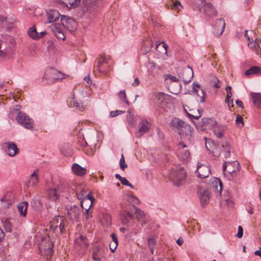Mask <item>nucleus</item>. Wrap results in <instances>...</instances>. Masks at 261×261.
Listing matches in <instances>:
<instances>
[{
  "label": "nucleus",
  "instance_id": "obj_1",
  "mask_svg": "<svg viewBox=\"0 0 261 261\" xmlns=\"http://www.w3.org/2000/svg\"><path fill=\"white\" fill-rule=\"evenodd\" d=\"M186 178V172L182 168L178 170H172L169 173V178L173 185L179 187L183 185Z\"/></svg>",
  "mask_w": 261,
  "mask_h": 261
},
{
  "label": "nucleus",
  "instance_id": "obj_2",
  "mask_svg": "<svg viewBox=\"0 0 261 261\" xmlns=\"http://www.w3.org/2000/svg\"><path fill=\"white\" fill-rule=\"evenodd\" d=\"M241 167L237 161L224 162L223 164V171L225 175H229L233 178L240 173Z\"/></svg>",
  "mask_w": 261,
  "mask_h": 261
},
{
  "label": "nucleus",
  "instance_id": "obj_3",
  "mask_svg": "<svg viewBox=\"0 0 261 261\" xmlns=\"http://www.w3.org/2000/svg\"><path fill=\"white\" fill-rule=\"evenodd\" d=\"M65 77L64 74L51 68L45 71L43 77V80L44 81V79H46L47 80L46 82L50 84L62 80Z\"/></svg>",
  "mask_w": 261,
  "mask_h": 261
},
{
  "label": "nucleus",
  "instance_id": "obj_4",
  "mask_svg": "<svg viewBox=\"0 0 261 261\" xmlns=\"http://www.w3.org/2000/svg\"><path fill=\"white\" fill-rule=\"evenodd\" d=\"M17 122L28 129H33V120L25 113L20 112L16 117Z\"/></svg>",
  "mask_w": 261,
  "mask_h": 261
},
{
  "label": "nucleus",
  "instance_id": "obj_5",
  "mask_svg": "<svg viewBox=\"0 0 261 261\" xmlns=\"http://www.w3.org/2000/svg\"><path fill=\"white\" fill-rule=\"evenodd\" d=\"M193 76L194 73L193 69L189 65H188L178 73L179 78L185 84L189 83L193 78Z\"/></svg>",
  "mask_w": 261,
  "mask_h": 261
},
{
  "label": "nucleus",
  "instance_id": "obj_6",
  "mask_svg": "<svg viewBox=\"0 0 261 261\" xmlns=\"http://www.w3.org/2000/svg\"><path fill=\"white\" fill-rule=\"evenodd\" d=\"M121 223L126 226H132L135 222V217L133 215L126 210L121 211L120 213Z\"/></svg>",
  "mask_w": 261,
  "mask_h": 261
},
{
  "label": "nucleus",
  "instance_id": "obj_7",
  "mask_svg": "<svg viewBox=\"0 0 261 261\" xmlns=\"http://www.w3.org/2000/svg\"><path fill=\"white\" fill-rule=\"evenodd\" d=\"M60 21L62 23V25L70 32H73L76 28L77 24L76 21L69 16L62 15L61 17Z\"/></svg>",
  "mask_w": 261,
  "mask_h": 261
},
{
  "label": "nucleus",
  "instance_id": "obj_8",
  "mask_svg": "<svg viewBox=\"0 0 261 261\" xmlns=\"http://www.w3.org/2000/svg\"><path fill=\"white\" fill-rule=\"evenodd\" d=\"M215 122L213 118H203L201 119V121L196 125V126L197 129L204 132L211 128Z\"/></svg>",
  "mask_w": 261,
  "mask_h": 261
},
{
  "label": "nucleus",
  "instance_id": "obj_9",
  "mask_svg": "<svg viewBox=\"0 0 261 261\" xmlns=\"http://www.w3.org/2000/svg\"><path fill=\"white\" fill-rule=\"evenodd\" d=\"M81 211L79 206L73 205L68 210L69 219L73 222H77L81 216Z\"/></svg>",
  "mask_w": 261,
  "mask_h": 261
},
{
  "label": "nucleus",
  "instance_id": "obj_10",
  "mask_svg": "<svg viewBox=\"0 0 261 261\" xmlns=\"http://www.w3.org/2000/svg\"><path fill=\"white\" fill-rule=\"evenodd\" d=\"M138 125L139 128L136 134L138 138H140L144 134L147 133L151 127V124L146 120H142Z\"/></svg>",
  "mask_w": 261,
  "mask_h": 261
},
{
  "label": "nucleus",
  "instance_id": "obj_11",
  "mask_svg": "<svg viewBox=\"0 0 261 261\" xmlns=\"http://www.w3.org/2000/svg\"><path fill=\"white\" fill-rule=\"evenodd\" d=\"M202 9L205 15L208 17H213L217 15V10L213 4L210 2H205Z\"/></svg>",
  "mask_w": 261,
  "mask_h": 261
},
{
  "label": "nucleus",
  "instance_id": "obj_12",
  "mask_svg": "<svg viewBox=\"0 0 261 261\" xmlns=\"http://www.w3.org/2000/svg\"><path fill=\"white\" fill-rule=\"evenodd\" d=\"M225 25V22L223 18L217 19L214 26L215 35L217 37L221 36L224 32Z\"/></svg>",
  "mask_w": 261,
  "mask_h": 261
},
{
  "label": "nucleus",
  "instance_id": "obj_13",
  "mask_svg": "<svg viewBox=\"0 0 261 261\" xmlns=\"http://www.w3.org/2000/svg\"><path fill=\"white\" fill-rule=\"evenodd\" d=\"M105 254V248L102 246H97L93 249L92 258L94 260L100 261Z\"/></svg>",
  "mask_w": 261,
  "mask_h": 261
},
{
  "label": "nucleus",
  "instance_id": "obj_14",
  "mask_svg": "<svg viewBox=\"0 0 261 261\" xmlns=\"http://www.w3.org/2000/svg\"><path fill=\"white\" fill-rule=\"evenodd\" d=\"M193 128L187 123L185 122L181 129L179 132L181 137H187V139L190 140L193 134Z\"/></svg>",
  "mask_w": 261,
  "mask_h": 261
},
{
  "label": "nucleus",
  "instance_id": "obj_15",
  "mask_svg": "<svg viewBox=\"0 0 261 261\" xmlns=\"http://www.w3.org/2000/svg\"><path fill=\"white\" fill-rule=\"evenodd\" d=\"M193 92L197 94V96H199V100L201 102H203L205 101L206 93L204 91L200 89V85L196 83H193Z\"/></svg>",
  "mask_w": 261,
  "mask_h": 261
},
{
  "label": "nucleus",
  "instance_id": "obj_16",
  "mask_svg": "<svg viewBox=\"0 0 261 261\" xmlns=\"http://www.w3.org/2000/svg\"><path fill=\"white\" fill-rule=\"evenodd\" d=\"M196 172L198 173V177L200 178H205L208 177L210 174V169L206 165H198Z\"/></svg>",
  "mask_w": 261,
  "mask_h": 261
},
{
  "label": "nucleus",
  "instance_id": "obj_17",
  "mask_svg": "<svg viewBox=\"0 0 261 261\" xmlns=\"http://www.w3.org/2000/svg\"><path fill=\"white\" fill-rule=\"evenodd\" d=\"M61 25L59 23H55L50 26L54 35L59 39L64 40L65 38L64 33L63 32Z\"/></svg>",
  "mask_w": 261,
  "mask_h": 261
},
{
  "label": "nucleus",
  "instance_id": "obj_18",
  "mask_svg": "<svg viewBox=\"0 0 261 261\" xmlns=\"http://www.w3.org/2000/svg\"><path fill=\"white\" fill-rule=\"evenodd\" d=\"M87 238L86 237L80 235L74 242V248L77 250L80 248L85 249H86L88 246V244L86 242Z\"/></svg>",
  "mask_w": 261,
  "mask_h": 261
},
{
  "label": "nucleus",
  "instance_id": "obj_19",
  "mask_svg": "<svg viewBox=\"0 0 261 261\" xmlns=\"http://www.w3.org/2000/svg\"><path fill=\"white\" fill-rule=\"evenodd\" d=\"M7 146V152L10 156H14L19 153L18 148L16 144L12 142L6 143Z\"/></svg>",
  "mask_w": 261,
  "mask_h": 261
},
{
  "label": "nucleus",
  "instance_id": "obj_20",
  "mask_svg": "<svg viewBox=\"0 0 261 261\" xmlns=\"http://www.w3.org/2000/svg\"><path fill=\"white\" fill-rule=\"evenodd\" d=\"M47 22L52 23L59 20V17L62 16L59 12L56 10H50L47 14Z\"/></svg>",
  "mask_w": 261,
  "mask_h": 261
},
{
  "label": "nucleus",
  "instance_id": "obj_21",
  "mask_svg": "<svg viewBox=\"0 0 261 261\" xmlns=\"http://www.w3.org/2000/svg\"><path fill=\"white\" fill-rule=\"evenodd\" d=\"M178 145L180 147L178 153V155L182 160H187L190 156L189 151L185 149L186 145L183 142H180Z\"/></svg>",
  "mask_w": 261,
  "mask_h": 261
},
{
  "label": "nucleus",
  "instance_id": "obj_22",
  "mask_svg": "<svg viewBox=\"0 0 261 261\" xmlns=\"http://www.w3.org/2000/svg\"><path fill=\"white\" fill-rule=\"evenodd\" d=\"M61 191L60 187L50 189L48 191V197L50 200L55 201L59 199Z\"/></svg>",
  "mask_w": 261,
  "mask_h": 261
},
{
  "label": "nucleus",
  "instance_id": "obj_23",
  "mask_svg": "<svg viewBox=\"0 0 261 261\" xmlns=\"http://www.w3.org/2000/svg\"><path fill=\"white\" fill-rule=\"evenodd\" d=\"M63 217L60 216L56 217L51 222L50 224V228L55 233L58 232V228L62 223Z\"/></svg>",
  "mask_w": 261,
  "mask_h": 261
},
{
  "label": "nucleus",
  "instance_id": "obj_24",
  "mask_svg": "<svg viewBox=\"0 0 261 261\" xmlns=\"http://www.w3.org/2000/svg\"><path fill=\"white\" fill-rule=\"evenodd\" d=\"M72 170L75 174L78 176H83L87 173V169L82 167L77 164H73L72 166Z\"/></svg>",
  "mask_w": 261,
  "mask_h": 261
},
{
  "label": "nucleus",
  "instance_id": "obj_25",
  "mask_svg": "<svg viewBox=\"0 0 261 261\" xmlns=\"http://www.w3.org/2000/svg\"><path fill=\"white\" fill-rule=\"evenodd\" d=\"M185 121L177 118H173L170 122V125L177 129L178 132L181 129L182 126L184 125Z\"/></svg>",
  "mask_w": 261,
  "mask_h": 261
},
{
  "label": "nucleus",
  "instance_id": "obj_26",
  "mask_svg": "<svg viewBox=\"0 0 261 261\" xmlns=\"http://www.w3.org/2000/svg\"><path fill=\"white\" fill-rule=\"evenodd\" d=\"M210 192L207 190H204L200 194V199L201 205L204 206L210 200Z\"/></svg>",
  "mask_w": 261,
  "mask_h": 261
},
{
  "label": "nucleus",
  "instance_id": "obj_27",
  "mask_svg": "<svg viewBox=\"0 0 261 261\" xmlns=\"http://www.w3.org/2000/svg\"><path fill=\"white\" fill-rule=\"evenodd\" d=\"M28 203L27 201H22L19 203L17 206V209L20 216L25 217L27 215Z\"/></svg>",
  "mask_w": 261,
  "mask_h": 261
},
{
  "label": "nucleus",
  "instance_id": "obj_28",
  "mask_svg": "<svg viewBox=\"0 0 261 261\" xmlns=\"http://www.w3.org/2000/svg\"><path fill=\"white\" fill-rule=\"evenodd\" d=\"M261 73V68L258 66H252L245 71L244 74L246 76H250L252 74H257Z\"/></svg>",
  "mask_w": 261,
  "mask_h": 261
},
{
  "label": "nucleus",
  "instance_id": "obj_29",
  "mask_svg": "<svg viewBox=\"0 0 261 261\" xmlns=\"http://www.w3.org/2000/svg\"><path fill=\"white\" fill-rule=\"evenodd\" d=\"M251 95L254 105L261 109V94L251 93Z\"/></svg>",
  "mask_w": 261,
  "mask_h": 261
},
{
  "label": "nucleus",
  "instance_id": "obj_30",
  "mask_svg": "<svg viewBox=\"0 0 261 261\" xmlns=\"http://www.w3.org/2000/svg\"><path fill=\"white\" fill-rule=\"evenodd\" d=\"M91 193H89L87 195L85 194L84 200L81 201V206L82 208H84L83 205L85 202H88V203H90V205L89 206L91 207L93 202L95 201V199L91 196Z\"/></svg>",
  "mask_w": 261,
  "mask_h": 261
},
{
  "label": "nucleus",
  "instance_id": "obj_31",
  "mask_svg": "<svg viewBox=\"0 0 261 261\" xmlns=\"http://www.w3.org/2000/svg\"><path fill=\"white\" fill-rule=\"evenodd\" d=\"M152 46V43L150 41H146L144 43L143 45H142L141 50L142 51V53L143 54H146L147 53L149 52L150 50L151 47Z\"/></svg>",
  "mask_w": 261,
  "mask_h": 261
},
{
  "label": "nucleus",
  "instance_id": "obj_32",
  "mask_svg": "<svg viewBox=\"0 0 261 261\" xmlns=\"http://www.w3.org/2000/svg\"><path fill=\"white\" fill-rule=\"evenodd\" d=\"M28 34L33 39H38V33L37 32L35 27H32L29 29Z\"/></svg>",
  "mask_w": 261,
  "mask_h": 261
},
{
  "label": "nucleus",
  "instance_id": "obj_33",
  "mask_svg": "<svg viewBox=\"0 0 261 261\" xmlns=\"http://www.w3.org/2000/svg\"><path fill=\"white\" fill-rule=\"evenodd\" d=\"M60 151L62 154L68 155L70 154V148L68 144H63L60 147Z\"/></svg>",
  "mask_w": 261,
  "mask_h": 261
},
{
  "label": "nucleus",
  "instance_id": "obj_34",
  "mask_svg": "<svg viewBox=\"0 0 261 261\" xmlns=\"http://www.w3.org/2000/svg\"><path fill=\"white\" fill-rule=\"evenodd\" d=\"M39 181L37 171L35 170L30 176L29 184L32 186H35Z\"/></svg>",
  "mask_w": 261,
  "mask_h": 261
},
{
  "label": "nucleus",
  "instance_id": "obj_35",
  "mask_svg": "<svg viewBox=\"0 0 261 261\" xmlns=\"http://www.w3.org/2000/svg\"><path fill=\"white\" fill-rule=\"evenodd\" d=\"M191 113H188L187 115L188 117L191 119H198L201 117V114L199 111L198 110L197 112L194 111L193 110H190Z\"/></svg>",
  "mask_w": 261,
  "mask_h": 261
},
{
  "label": "nucleus",
  "instance_id": "obj_36",
  "mask_svg": "<svg viewBox=\"0 0 261 261\" xmlns=\"http://www.w3.org/2000/svg\"><path fill=\"white\" fill-rule=\"evenodd\" d=\"M148 245L152 254L153 253V249L156 245V241L153 238H148L147 240Z\"/></svg>",
  "mask_w": 261,
  "mask_h": 261
},
{
  "label": "nucleus",
  "instance_id": "obj_37",
  "mask_svg": "<svg viewBox=\"0 0 261 261\" xmlns=\"http://www.w3.org/2000/svg\"><path fill=\"white\" fill-rule=\"evenodd\" d=\"M76 189V195L77 198L79 200H84V196L86 193L85 190L81 188V187H78Z\"/></svg>",
  "mask_w": 261,
  "mask_h": 261
},
{
  "label": "nucleus",
  "instance_id": "obj_38",
  "mask_svg": "<svg viewBox=\"0 0 261 261\" xmlns=\"http://www.w3.org/2000/svg\"><path fill=\"white\" fill-rule=\"evenodd\" d=\"M3 225L6 231L11 232L12 230V225L10 221L7 219L4 221H3Z\"/></svg>",
  "mask_w": 261,
  "mask_h": 261
},
{
  "label": "nucleus",
  "instance_id": "obj_39",
  "mask_svg": "<svg viewBox=\"0 0 261 261\" xmlns=\"http://www.w3.org/2000/svg\"><path fill=\"white\" fill-rule=\"evenodd\" d=\"M118 96L121 101L125 102L127 106H129V102L127 99L125 90H123L120 91L118 93Z\"/></svg>",
  "mask_w": 261,
  "mask_h": 261
},
{
  "label": "nucleus",
  "instance_id": "obj_40",
  "mask_svg": "<svg viewBox=\"0 0 261 261\" xmlns=\"http://www.w3.org/2000/svg\"><path fill=\"white\" fill-rule=\"evenodd\" d=\"M108 63L107 59L103 56H101V58L98 59V64L96 66V68L99 72H100V73L104 72V71L101 70L100 68H101V65L103 63Z\"/></svg>",
  "mask_w": 261,
  "mask_h": 261
},
{
  "label": "nucleus",
  "instance_id": "obj_41",
  "mask_svg": "<svg viewBox=\"0 0 261 261\" xmlns=\"http://www.w3.org/2000/svg\"><path fill=\"white\" fill-rule=\"evenodd\" d=\"M90 208V206H87L86 207H84L83 208L86 210V212L84 213L85 218L86 219V221H87L88 223H89V221L92 218V212L89 211Z\"/></svg>",
  "mask_w": 261,
  "mask_h": 261
},
{
  "label": "nucleus",
  "instance_id": "obj_42",
  "mask_svg": "<svg viewBox=\"0 0 261 261\" xmlns=\"http://www.w3.org/2000/svg\"><path fill=\"white\" fill-rule=\"evenodd\" d=\"M81 3V0H74V2L70 4V7H68L67 5L64 2H62L63 7H67L69 10L72 8H75L77 7Z\"/></svg>",
  "mask_w": 261,
  "mask_h": 261
},
{
  "label": "nucleus",
  "instance_id": "obj_43",
  "mask_svg": "<svg viewBox=\"0 0 261 261\" xmlns=\"http://www.w3.org/2000/svg\"><path fill=\"white\" fill-rule=\"evenodd\" d=\"M62 223L60 225V226L58 228V231L60 233H63L65 232V228L68 225V221L65 220V219L63 217V220H62Z\"/></svg>",
  "mask_w": 261,
  "mask_h": 261
},
{
  "label": "nucleus",
  "instance_id": "obj_44",
  "mask_svg": "<svg viewBox=\"0 0 261 261\" xmlns=\"http://www.w3.org/2000/svg\"><path fill=\"white\" fill-rule=\"evenodd\" d=\"M133 117V115L128 111L127 115V121L129 125L134 127L136 125V121L134 120Z\"/></svg>",
  "mask_w": 261,
  "mask_h": 261
},
{
  "label": "nucleus",
  "instance_id": "obj_45",
  "mask_svg": "<svg viewBox=\"0 0 261 261\" xmlns=\"http://www.w3.org/2000/svg\"><path fill=\"white\" fill-rule=\"evenodd\" d=\"M53 253V249L52 248L49 247L45 249V256L46 260H48L51 258Z\"/></svg>",
  "mask_w": 261,
  "mask_h": 261
},
{
  "label": "nucleus",
  "instance_id": "obj_46",
  "mask_svg": "<svg viewBox=\"0 0 261 261\" xmlns=\"http://www.w3.org/2000/svg\"><path fill=\"white\" fill-rule=\"evenodd\" d=\"M135 213L136 214V217L138 221L140 219L143 218L145 216L144 213L138 207H135Z\"/></svg>",
  "mask_w": 261,
  "mask_h": 261
},
{
  "label": "nucleus",
  "instance_id": "obj_47",
  "mask_svg": "<svg viewBox=\"0 0 261 261\" xmlns=\"http://www.w3.org/2000/svg\"><path fill=\"white\" fill-rule=\"evenodd\" d=\"M1 202L3 203V205L5 207H9L12 203V202L10 200L7 199V195L4 196L1 199Z\"/></svg>",
  "mask_w": 261,
  "mask_h": 261
},
{
  "label": "nucleus",
  "instance_id": "obj_48",
  "mask_svg": "<svg viewBox=\"0 0 261 261\" xmlns=\"http://www.w3.org/2000/svg\"><path fill=\"white\" fill-rule=\"evenodd\" d=\"M205 147L207 150H208L210 153H212L213 156H219L220 155V151L219 150L217 149V148H215V149H213L212 151H211L208 148V146L207 145V142L205 143Z\"/></svg>",
  "mask_w": 261,
  "mask_h": 261
},
{
  "label": "nucleus",
  "instance_id": "obj_49",
  "mask_svg": "<svg viewBox=\"0 0 261 261\" xmlns=\"http://www.w3.org/2000/svg\"><path fill=\"white\" fill-rule=\"evenodd\" d=\"M120 167L121 169L123 171L127 167V164L125 163V159L123 154L121 155V157L120 160Z\"/></svg>",
  "mask_w": 261,
  "mask_h": 261
},
{
  "label": "nucleus",
  "instance_id": "obj_50",
  "mask_svg": "<svg viewBox=\"0 0 261 261\" xmlns=\"http://www.w3.org/2000/svg\"><path fill=\"white\" fill-rule=\"evenodd\" d=\"M156 96L158 97L159 100H161V102H162L164 99H167V98L170 97L169 95L165 94L162 92H159L157 94Z\"/></svg>",
  "mask_w": 261,
  "mask_h": 261
},
{
  "label": "nucleus",
  "instance_id": "obj_51",
  "mask_svg": "<svg viewBox=\"0 0 261 261\" xmlns=\"http://www.w3.org/2000/svg\"><path fill=\"white\" fill-rule=\"evenodd\" d=\"M214 133L218 138H221L223 136L224 130L223 128L215 129L214 130Z\"/></svg>",
  "mask_w": 261,
  "mask_h": 261
},
{
  "label": "nucleus",
  "instance_id": "obj_52",
  "mask_svg": "<svg viewBox=\"0 0 261 261\" xmlns=\"http://www.w3.org/2000/svg\"><path fill=\"white\" fill-rule=\"evenodd\" d=\"M129 200L133 203V205L134 206V205H138L140 203V200L138 199L137 197L134 196H129Z\"/></svg>",
  "mask_w": 261,
  "mask_h": 261
},
{
  "label": "nucleus",
  "instance_id": "obj_53",
  "mask_svg": "<svg viewBox=\"0 0 261 261\" xmlns=\"http://www.w3.org/2000/svg\"><path fill=\"white\" fill-rule=\"evenodd\" d=\"M31 203L33 207H35L37 210H39L41 208V202L39 200H33Z\"/></svg>",
  "mask_w": 261,
  "mask_h": 261
},
{
  "label": "nucleus",
  "instance_id": "obj_54",
  "mask_svg": "<svg viewBox=\"0 0 261 261\" xmlns=\"http://www.w3.org/2000/svg\"><path fill=\"white\" fill-rule=\"evenodd\" d=\"M125 112L124 111L116 110L115 111H111L110 114L111 117H115L119 115L122 114Z\"/></svg>",
  "mask_w": 261,
  "mask_h": 261
},
{
  "label": "nucleus",
  "instance_id": "obj_55",
  "mask_svg": "<svg viewBox=\"0 0 261 261\" xmlns=\"http://www.w3.org/2000/svg\"><path fill=\"white\" fill-rule=\"evenodd\" d=\"M222 183L220 180L217 179L215 181V186L218 191H221L222 189Z\"/></svg>",
  "mask_w": 261,
  "mask_h": 261
},
{
  "label": "nucleus",
  "instance_id": "obj_56",
  "mask_svg": "<svg viewBox=\"0 0 261 261\" xmlns=\"http://www.w3.org/2000/svg\"><path fill=\"white\" fill-rule=\"evenodd\" d=\"M182 7L179 1H176L172 6V9L174 10H179L180 8Z\"/></svg>",
  "mask_w": 261,
  "mask_h": 261
},
{
  "label": "nucleus",
  "instance_id": "obj_57",
  "mask_svg": "<svg viewBox=\"0 0 261 261\" xmlns=\"http://www.w3.org/2000/svg\"><path fill=\"white\" fill-rule=\"evenodd\" d=\"M243 235V228L241 226H239L238 227V232L237 234V236L238 238H242Z\"/></svg>",
  "mask_w": 261,
  "mask_h": 261
},
{
  "label": "nucleus",
  "instance_id": "obj_58",
  "mask_svg": "<svg viewBox=\"0 0 261 261\" xmlns=\"http://www.w3.org/2000/svg\"><path fill=\"white\" fill-rule=\"evenodd\" d=\"M2 41L0 40V57H4L6 55V52L4 49H2Z\"/></svg>",
  "mask_w": 261,
  "mask_h": 261
},
{
  "label": "nucleus",
  "instance_id": "obj_59",
  "mask_svg": "<svg viewBox=\"0 0 261 261\" xmlns=\"http://www.w3.org/2000/svg\"><path fill=\"white\" fill-rule=\"evenodd\" d=\"M222 147L224 148V150H230V144L229 142L227 141H225L222 145Z\"/></svg>",
  "mask_w": 261,
  "mask_h": 261
},
{
  "label": "nucleus",
  "instance_id": "obj_60",
  "mask_svg": "<svg viewBox=\"0 0 261 261\" xmlns=\"http://www.w3.org/2000/svg\"><path fill=\"white\" fill-rule=\"evenodd\" d=\"M118 244L115 243L111 242L109 244L110 249L112 252H114L117 248Z\"/></svg>",
  "mask_w": 261,
  "mask_h": 261
},
{
  "label": "nucleus",
  "instance_id": "obj_61",
  "mask_svg": "<svg viewBox=\"0 0 261 261\" xmlns=\"http://www.w3.org/2000/svg\"><path fill=\"white\" fill-rule=\"evenodd\" d=\"M213 86L217 88H219L221 87V84L219 80L217 79H216V81L214 82Z\"/></svg>",
  "mask_w": 261,
  "mask_h": 261
},
{
  "label": "nucleus",
  "instance_id": "obj_62",
  "mask_svg": "<svg viewBox=\"0 0 261 261\" xmlns=\"http://www.w3.org/2000/svg\"><path fill=\"white\" fill-rule=\"evenodd\" d=\"M111 236L112 239V242L115 243L116 244H118V239L116 234L115 233H112L111 234Z\"/></svg>",
  "mask_w": 261,
  "mask_h": 261
},
{
  "label": "nucleus",
  "instance_id": "obj_63",
  "mask_svg": "<svg viewBox=\"0 0 261 261\" xmlns=\"http://www.w3.org/2000/svg\"><path fill=\"white\" fill-rule=\"evenodd\" d=\"M120 182L124 186L128 185L129 183V181L125 177H123L122 178L120 179Z\"/></svg>",
  "mask_w": 261,
  "mask_h": 261
},
{
  "label": "nucleus",
  "instance_id": "obj_64",
  "mask_svg": "<svg viewBox=\"0 0 261 261\" xmlns=\"http://www.w3.org/2000/svg\"><path fill=\"white\" fill-rule=\"evenodd\" d=\"M236 122L237 124H239L240 123H242V124L243 125L244 123H243V118L240 116H238L236 120Z\"/></svg>",
  "mask_w": 261,
  "mask_h": 261
}]
</instances>
